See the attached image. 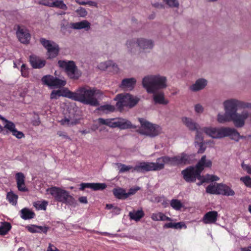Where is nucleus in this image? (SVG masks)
<instances>
[{
	"label": "nucleus",
	"mask_w": 251,
	"mask_h": 251,
	"mask_svg": "<svg viewBox=\"0 0 251 251\" xmlns=\"http://www.w3.org/2000/svg\"><path fill=\"white\" fill-rule=\"evenodd\" d=\"M142 84L148 93L153 94L155 104L166 105L169 103V100L165 98L164 92L158 91L167 87L166 76L159 74L148 75L143 78Z\"/></svg>",
	"instance_id": "nucleus-1"
},
{
	"label": "nucleus",
	"mask_w": 251,
	"mask_h": 251,
	"mask_svg": "<svg viewBox=\"0 0 251 251\" xmlns=\"http://www.w3.org/2000/svg\"><path fill=\"white\" fill-rule=\"evenodd\" d=\"M95 92V89L88 86L80 87L74 92L70 91V99L84 104L97 106L99 102L94 97Z\"/></svg>",
	"instance_id": "nucleus-2"
},
{
	"label": "nucleus",
	"mask_w": 251,
	"mask_h": 251,
	"mask_svg": "<svg viewBox=\"0 0 251 251\" xmlns=\"http://www.w3.org/2000/svg\"><path fill=\"white\" fill-rule=\"evenodd\" d=\"M47 192L50 194L55 201L75 207L77 203L75 198L70 195V192L64 189L56 186L48 188Z\"/></svg>",
	"instance_id": "nucleus-3"
},
{
	"label": "nucleus",
	"mask_w": 251,
	"mask_h": 251,
	"mask_svg": "<svg viewBox=\"0 0 251 251\" xmlns=\"http://www.w3.org/2000/svg\"><path fill=\"white\" fill-rule=\"evenodd\" d=\"M139 120L141 127L137 132L140 134L153 137L161 133V128L159 126L152 124L144 119H139Z\"/></svg>",
	"instance_id": "nucleus-4"
},
{
	"label": "nucleus",
	"mask_w": 251,
	"mask_h": 251,
	"mask_svg": "<svg viewBox=\"0 0 251 251\" xmlns=\"http://www.w3.org/2000/svg\"><path fill=\"white\" fill-rule=\"evenodd\" d=\"M190 155L185 152H182L177 155L173 157L164 156L160 157V161L163 164L164 167L165 164L171 166L184 165L190 163Z\"/></svg>",
	"instance_id": "nucleus-5"
},
{
	"label": "nucleus",
	"mask_w": 251,
	"mask_h": 251,
	"mask_svg": "<svg viewBox=\"0 0 251 251\" xmlns=\"http://www.w3.org/2000/svg\"><path fill=\"white\" fill-rule=\"evenodd\" d=\"M160 157L157 159L155 162H140L133 168L132 173H145L149 171H159L164 169L163 165L160 161Z\"/></svg>",
	"instance_id": "nucleus-6"
},
{
	"label": "nucleus",
	"mask_w": 251,
	"mask_h": 251,
	"mask_svg": "<svg viewBox=\"0 0 251 251\" xmlns=\"http://www.w3.org/2000/svg\"><path fill=\"white\" fill-rule=\"evenodd\" d=\"M115 100H117V107L122 109L124 107L131 108L139 102L140 99L128 93L120 94L117 95Z\"/></svg>",
	"instance_id": "nucleus-7"
},
{
	"label": "nucleus",
	"mask_w": 251,
	"mask_h": 251,
	"mask_svg": "<svg viewBox=\"0 0 251 251\" xmlns=\"http://www.w3.org/2000/svg\"><path fill=\"white\" fill-rule=\"evenodd\" d=\"M249 105L247 102L236 99H228L223 102L225 112L231 115L236 113L238 109H246Z\"/></svg>",
	"instance_id": "nucleus-8"
},
{
	"label": "nucleus",
	"mask_w": 251,
	"mask_h": 251,
	"mask_svg": "<svg viewBox=\"0 0 251 251\" xmlns=\"http://www.w3.org/2000/svg\"><path fill=\"white\" fill-rule=\"evenodd\" d=\"M58 64L60 68L65 69L68 76L72 79H77L81 75V72L77 69L73 61L59 60Z\"/></svg>",
	"instance_id": "nucleus-9"
},
{
	"label": "nucleus",
	"mask_w": 251,
	"mask_h": 251,
	"mask_svg": "<svg viewBox=\"0 0 251 251\" xmlns=\"http://www.w3.org/2000/svg\"><path fill=\"white\" fill-rule=\"evenodd\" d=\"M230 127H204L203 131L206 134L214 139H221L229 137Z\"/></svg>",
	"instance_id": "nucleus-10"
},
{
	"label": "nucleus",
	"mask_w": 251,
	"mask_h": 251,
	"mask_svg": "<svg viewBox=\"0 0 251 251\" xmlns=\"http://www.w3.org/2000/svg\"><path fill=\"white\" fill-rule=\"evenodd\" d=\"M40 41L47 50V55L49 58L55 57L58 54L59 48L55 42L41 38Z\"/></svg>",
	"instance_id": "nucleus-11"
},
{
	"label": "nucleus",
	"mask_w": 251,
	"mask_h": 251,
	"mask_svg": "<svg viewBox=\"0 0 251 251\" xmlns=\"http://www.w3.org/2000/svg\"><path fill=\"white\" fill-rule=\"evenodd\" d=\"M43 83L50 87L59 88L64 86L66 84V81L59 79L51 75H46L42 78Z\"/></svg>",
	"instance_id": "nucleus-12"
},
{
	"label": "nucleus",
	"mask_w": 251,
	"mask_h": 251,
	"mask_svg": "<svg viewBox=\"0 0 251 251\" xmlns=\"http://www.w3.org/2000/svg\"><path fill=\"white\" fill-rule=\"evenodd\" d=\"M249 113L244 110L241 113L237 112L232 115L231 121L237 127H242L245 125V121L249 118Z\"/></svg>",
	"instance_id": "nucleus-13"
},
{
	"label": "nucleus",
	"mask_w": 251,
	"mask_h": 251,
	"mask_svg": "<svg viewBox=\"0 0 251 251\" xmlns=\"http://www.w3.org/2000/svg\"><path fill=\"white\" fill-rule=\"evenodd\" d=\"M183 176L184 179L187 182H194L199 175H201L200 172L195 167H189L183 170L181 172Z\"/></svg>",
	"instance_id": "nucleus-14"
},
{
	"label": "nucleus",
	"mask_w": 251,
	"mask_h": 251,
	"mask_svg": "<svg viewBox=\"0 0 251 251\" xmlns=\"http://www.w3.org/2000/svg\"><path fill=\"white\" fill-rule=\"evenodd\" d=\"M16 35L19 40L23 44H28L30 40L29 31L24 26H17Z\"/></svg>",
	"instance_id": "nucleus-15"
},
{
	"label": "nucleus",
	"mask_w": 251,
	"mask_h": 251,
	"mask_svg": "<svg viewBox=\"0 0 251 251\" xmlns=\"http://www.w3.org/2000/svg\"><path fill=\"white\" fill-rule=\"evenodd\" d=\"M138 39L140 52L142 51H147L153 48L154 43L151 40L144 38H139Z\"/></svg>",
	"instance_id": "nucleus-16"
},
{
	"label": "nucleus",
	"mask_w": 251,
	"mask_h": 251,
	"mask_svg": "<svg viewBox=\"0 0 251 251\" xmlns=\"http://www.w3.org/2000/svg\"><path fill=\"white\" fill-rule=\"evenodd\" d=\"M126 46L129 53L134 54L140 53L138 38L128 40L126 42Z\"/></svg>",
	"instance_id": "nucleus-17"
},
{
	"label": "nucleus",
	"mask_w": 251,
	"mask_h": 251,
	"mask_svg": "<svg viewBox=\"0 0 251 251\" xmlns=\"http://www.w3.org/2000/svg\"><path fill=\"white\" fill-rule=\"evenodd\" d=\"M106 187L105 183H81L80 184L79 190L83 191L85 188H90L93 190H103Z\"/></svg>",
	"instance_id": "nucleus-18"
},
{
	"label": "nucleus",
	"mask_w": 251,
	"mask_h": 251,
	"mask_svg": "<svg viewBox=\"0 0 251 251\" xmlns=\"http://www.w3.org/2000/svg\"><path fill=\"white\" fill-rule=\"evenodd\" d=\"M42 4L46 6L56 7L64 10L67 9V5L62 0H44L42 2Z\"/></svg>",
	"instance_id": "nucleus-19"
},
{
	"label": "nucleus",
	"mask_w": 251,
	"mask_h": 251,
	"mask_svg": "<svg viewBox=\"0 0 251 251\" xmlns=\"http://www.w3.org/2000/svg\"><path fill=\"white\" fill-rule=\"evenodd\" d=\"M218 217V214L217 211H210L204 215L202 221L205 224H215L217 221Z\"/></svg>",
	"instance_id": "nucleus-20"
},
{
	"label": "nucleus",
	"mask_w": 251,
	"mask_h": 251,
	"mask_svg": "<svg viewBox=\"0 0 251 251\" xmlns=\"http://www.w3.org/2000/svg\"><path fill=\"white\" fill-rule=\"evenodd\" d=\"M17 188L21 192H27L28 189L25 184V176L22 173H17L15 175Z\"/></svg>",
	"instance_id": "nucleus-21"
},
{
	"label": "nucleus",
	"mask_w": 251,
	"mask_h": 251,
	"mask_svg": "<svg viewBox=\"0 0 251 251\" xmlns=\"http://www.w3.org/2000/svg\"><path fill=\"white\" fill-rule=\"evenodd\" d=\"M136 79L134 77L124 79L120 85V87L125 90H132L135 87Z\"/></svg>",
	"instance_id": "nucleus-22"
},
{
	"label": "nucleus",
	"mask_w": 251,
	"mask_h": 251,
	"mask_svg": "<svg viewBox=\"0 0 251 251\" xmlns=\"http://www.w3.org/2000/svg\"><path fill=\"white\" fill-rule=\"evenodd\" d=\"M70 91L67 88L62 90H53L50 95L51 100H57L60 97H64L70 99Z\"/></svg>",
	"instance_id": "nucleus-23"
},
{
	"label": "nucleus",
	"mask_w": 251,
	"mask_h": 251,
	"mask_svg": "<svg viewBox=\"0 0 251 251\" xmlns=\"http://www.w3.org/2000/svg\"><path fill=\"white\" fill-rule=\"evenodd\" d=\"M183 124L191 131H195L200 129L198 124L190 118L184 117L181 119Z\"/></svg>",
	"instance_id": "nucleus-24"
},
{
	"label": "nucleus",
	"mask_w": 251,
	"mask_h": 251,
	"mask_svg": "<svg viewBox=\"0 0 251 251\" xmlns=\"http://www.w3.org/2000/svg\"><path fill=\"white\" fill-rule=\"evenodd\" d=\"M29 62L32 67L36 69L42 68L46 64V61L45 60L42 59L35 55L30 56Z\"/></svg>",
	"instance_id": "nucleus-25"
},
{
	"label": "nucleus",
	"mask_w": 251,
	"mask_h": 251,
	"mask_svg": "<svg viewBox=\"0 0 251 251\" xmlns=\"http://www.w3.org/2000/svg\"><path fill=\"white\" fill-rule=\"evenodd\" d=\"M211 166L212 161L209 159H206V156L203 155L198 162L196 167L201 173L205 167L210 168Z\"/></svg>",
	"instance_id": "nucleus-26"
},
{
	"label": "nucleus",
	"mask_w": 251,
	"mask_h": 251,
	"mask_svg": "<svg viewBox=\"0 0 251 251\" xmlns=\"http://www.w3.org/2000/svg\"><path fill=\"white\" fill-rule=\"evenodd\" d=\"M91 24L87 20H83L76 23L70 24V27L74 29H85L86 30L90 28Z\"/></svg>",
	"instance_id": "nucleus-27"
},
{
	"label": "nucleus",
	"mask_w": 251,
	"mask_h": 251,
	"mask_svg": "<svg viewBox=\"0 0 251 251\" xmlns=\"http://www.w3.org/2000/svg\"><path fill=\"white\" fill-rule=\"evenodd\" d=\"M196 178L200 180L199 182L197 183L198 185H201L205 182L218 181L220 179L219 177L216 176L209 174H207L205 176H201V175H199Z\"/></svg>",
	"instance_id": "nucleus-28"
},
{
	"label": "nucleus",
	"mask_w": 251,
	"mask_h": 251,
	"mask_svg": "<svg viewBox=\"0 0 251 251\" xmlns=\"http://www.w3.org/2000/svg\"><path fill=\"white\" fill-rule=\"evenodd\" d=\"M117 126V127L120 129L135 128L136 127V126L132 125L129 121L123 118H118Z\"/></svg>",
	"instance_id": "nucleus-29"
},
{
	"label": "nucleus",
	"mask_w": 251,
	"mask_h": 251,
	"mask_svg": "<svg viewBox=\"0 0 251 251\" xmlns=\"http://www.w3.org/2000/svg\"><path fill=\"white\" fill-rule=\"evenodd\" d=\"M20 215L22 219L26 220L34 218L35 214L32 210L25 207L20 210Z\"/></svg>",
	"instance_id": "nucleus-30"
},
{
	"label": "nucleus",
	"mask_w": 251,
	"mask_h": 251,
	"mask_svg": "<svg viewBox=\"0 0 251 251\" xmlns=\"http://www.w3.org/2000/svg\"><path fill=\"white\" fill-rule=\"evenodd\" d=\"M207 83V80L204 78L199 79L191 86L190 89L193 91H200L206 86Z\"/></svg>",
	"instance_id": "nucleus-31"
},
{
	"label": "nucleus",
	"mask_w": 251,
	"mask_h": 251,
	"mask_svg": "<svg viewBox=\"0 0 251 251\" xmlns=\"http://www.w3.org/2000/svg\"><path fill=\"white\" fill-rule=\"evenodd\" d=\"M144 212L141 209L138 210H133L129 212L128 216L130 220L138 222L144 216Z\"/></svg>",
	"instance_id": "nucleus-32"
},
{
	"label": "nucleus",
	"mask_w": 251,
	"mask_h": 251,
	"mask_svg": "<svg viewBox=\"0 0 251 251\" xmlns=\"http://www.w3.org/2000/svg\"><path fill=\"white\" fill-rule=\"evenodd\" d=\"M98 122L100 124L106 125L112 128L117 127L118 118L116 119H107L99 118Z\"/></svg>",
	"instance_id": "nucleus-33"
},
{
	"label": "nucleus",
	"mask_w": 251,
	"mask_h": 251,
	"mask_svg": "<svg viewBox=\"0 0 251 251\" xmlns=\"http://www.w3.org/2000/svg\"><path fill=\"white\" fill-rule=\"evenodd\" d=\"M3 130L0 131L3 134H6L8 132L12 133L16 128L15 124L11 121L7 120L4 123V126H2Z\"/></svg>",
	"instance_id": "nucleus-34"
},
{
	"label": "nucleus",
	"mask_w": 251,
	"mask_h": 251,
	"mask_svg": "<svg viewBox=\"0 0 251 251\" xmlns=\"http://www.w3.org/2000/svg\"><path fill=\"white\" fill-rule=\"evenodd\" d=\"M113 193L118 199L125 200L127 198L126 191L123 188L120 187L115 188L113 190Z\"/></svg>",
	"instance_id": "nucleus-35"
},
{
	"label": "nucleus",
	"mask_w": 251,
	"mask_h": 251,
	"mask_svg": "<svg viewBox=\"0 0 251 251\" xmlns=\"http://www.w3.org/2000/svg\"><path fill=\"white\" fill-rule=\"evenodd\" d=\"M60 124L65 126H71L75 125L78 123L76 119L71 117H65L59 121Z\"/></svg>",
	"instance_id": "nucleus-36"
},
{
	"label": "nucleus",
	"mask_w": 251,
	"mask_h": 251,
	"mask_svg": "<svg viewBox=\"0 0 251 251\" xmlns=\"http://www.w3.org/2000/svg\"><path fill=\"white\" fill-rule=\"evenodd\" d=\"M110 67H112L114 70H116L118 68L117 65L111 60L101 62L98 65L99 69L101 70H105Z\"/></svg>",
	"instance_id": "nucleus-37"
},
{
	"label": "nucleus",
	"mask_w": 251,
	"mask_h": 251,
	"mask_svg": "<svg viewBox=\"0 0 251 251\" xmlns=\"http://www.w3.org/2000/svg\"><path fill=\"white\" fill-rule=\"evenodd\" d=\"M151 218L152 220L155 221H171V219L167 216H166L165 214H164L162 212H157L152 213L151 216Z\"/></svg>",
	"instance_id": "nucleus-38"
},
{
	"label": "nucleus",
	"mask_w": 251,
	"mask_h": 251,
	"mask_svg": "<svg viewBox=\"0 0 251 251\" xmlns=\"http://www.w3.org/2000/svg\"><path fill=\"white\" fill-rule=\"evenodd\" d=\"M229 137L231 140L238 142L240 139H246L247 136H241L237 130L233 128H231Z\"/></svg>",
	"instance_id": "nucleus-39"
},
{
	"label": "nucleus",
	"mask_w": 251,
	"mask_h": 251,
	"mask_svg": "<svg viewBox=\"0 0 251 251\" xmlns=\"http://www.w3.org/2000/svg\"><path fill=\"white\" fill-rule=\"evenodd\" d=\"M232 119V115L225 112V114H218L217 115V121L219 123H225L227 122L231 121Z\"/></svg>",
	"instance_id": "nucleus-40"
},
{
	"label": "nucleus",
	"mask_w": 251,
	"mask_h": 251,
	"mask_svg": "<svg viewBox=\"0 0 251 251\" xmlns=\"http://www.w3.org/2000/svg\"><path fill=\"white\" fill-rule=\"evenodd\" d=\"M18 198V195L14 193L12 191L9 192L7 193V200L10 203L13 205L17 204Z\"/></svg>",
	"instance_id": "nucleus-41"
},
{
	"label": "nucleus",
	"mask_w": 251,
	"mask_h": 251,
	"mask_svg": "<svg viewBox=\"0 0 251 251\" xmlns=\"http://www.w3.org/2000/svg\"><path fill=\"white\" fill-rule=\"evenodd\" d=\"M11 228V225L9 223H2L0 226V235H5L10 230Z\"/></svg>",
	"instance_id": "nucleus-42"
},
{
	"label": "nucleus",
	"mask_w": 251,
	"mask_h": 251,
	"mask_svg": "<svg viewBox=\"0 0 251 251\" xmlns=\"http://www.w3.org/2000/svg\"><path fill=\"white\" fill-rule=\"evenodd\" d=\"M48 202L46 201H37L33 203V206L38 210H45L47 208Z\"/></svg>",
	"instance_id": "nucleus-43"
},
{
	"label": "nucleus",
	"mask_w": 251,
	"mask_h": 251,
	"mask_svg": "<svg viewBox=\"0 0 251 251\" xmlns=\"http://www.w3.org/2000/svg\"><path fill=\"white\" fill-rule=\"evenodd\" d=\"M118 168L119 169V173H124L125 172H127L131 170H133L134 167H132L131 165H126L124 164L118 163L117 164Z\"/></svg>",
	"instance_id": "nucleus-44"
},
{
	"label": "nucleus",
	"mask_w": 251,
	"mask_h": 251,
	"mask_svg": "<svg viewBox=\"0 0 251 251\" xmlns=\"http://www.w3.org/2000/svg\"><path fill=\"white\" fill-rule=\"evenodd\" d=\"M171 206L176 210H180L183 206L180 201L177 199H173L170 201Z\"/></svg>",
	"instance_id": "nucleus-45"
},
{
	"label": "nucleus",
	"mask_w": 251,
	"mask_h": 251,
	"mask_svg": "<svg viewBox=\"0 0 251 251\" xmlns=\"http://www.w3.org/2000/svg\"><path fill=\"white\" fill-rule=\"evenodd\" d=\"M217 183L214 184H210L206 188V192L211 194H217Z\"/></svg>",
	"instance_id": "nucleus-46"
},
{
	"label": "nucleus",
	"mask_w": 251,
	"mask_h": 251,
	"mask_svg": "<svg viewBox=\"0 0 251 251\" xmlns=\"http://www.w3.org/2000/svg\"><path fill=\"white\" fill-rule=\"evenodd\" d=\"M234 195V191L230 187L225 184L223 189V195H225L226 196H233Z\"/></svg>",
	"instance_id": "nucleus-47"
},
{
	"label": "nucleus",
	"mask_w": 251,
	"mask_h": 251,
	"mask_svg": "<svg viewBox=\"0 0 251 251\" xmlns=\"http://www.w3.org/2000/svg\"><path fill=\"white\" fill-rule=\"evenodd\" d=\"M247 187L251 188V177L249 176L241 177L240 178Z\"/></svg>",
	"instance_id": "nucleus-48"
},
{
	"label": "nucleus",
	"mask_w": 251,
	"mask_h": 251,
	"mask_svg": "<svg viewBox=\"0 0 251 251\" xmlns=\"http://www.w3.org/2000/svg\"><path fill=\"white\" fill-rule=\"evenodd\" d=\"M163 1L171 7H178L179 2L177 0H162Z\"/></svg>",
	"instance_id": "nucleus-49"
},
{
	"label": "nucleus",
	"mask_w": 251,
	"mask_h": 251,
	"mask_svg": "<svg viewBox=\"0 0 251 251\" xmlns=\"http://www.w3.org/2000/svg\"><path fill=\"white\" fill-rule=\"evenodd\" d=\"M115 107L114 106L109 104L101 106L100 108V110L105 112H112L113 111Z\"/></svg>",
	"instance_id": "nucleus-50"
},
{
	"label": "nucleus",
	"mask_w": 251,
	"mask_h": 251,
	"mask_svg": "<svg viewBox=\"0 0 251 251\" xmlns=\"http://www.w3.org/2000/svg\"><path fill=\"white\" fill-rule=\"evenodd\" d=\"M241 166L242 169L244 171H245L249 175H251V165L246 164L245 163L244 161H243L242 162Z\"/></svg>",
	"instance_id": "nucleus-51"
},
{
	"label": "nucleus",
	"mask_w": 251,
	"mask_h": 251,
	"mask_svg": "<svg viewBox=\"0 0 251 251\" xmlns=\"http://www.w3.org/2000/svg\"><path fill=\"white\" fill-rule=\"evenodd\" d=\"M195 131L196 132L195 143L197 144L199 143H202L203 141V137L200 132V129H198L197 130H195Z\"/></svg>",
	"instance_id": "nucleus-52"
},
{
	"label": "nucleus",
	"mask_w": 251,
	"mask_h": 251,
	"mask_svg": "<svg viewBox=\"0 0 251 251\" xmlns=\"http://www.w3.org/2000/svg\"><path fill=\"white\" fill-rule=\"evenodd\" d=\"M75 12L81 17H85L87 15V12L86 9L83 7H80L77 9Z\"/></svg>",
	"instance_id": "nucleus-53"
},
{
	"label": "nucleus",
	"mask_w": 251,
	"mask_h": 251,
	"mask_svg": "<svg viewBox=\"0 0 251 251\" xmlns=\"http://www.w3.org/2000/svg\"><path fill=\"white\" fill-rule=\"evenodd\" d=\"M21 75L23 76L26 77L28 75V70L25 64H22L21 68Z\"/></svg>",
	"instance_id": "nucleus-54"
},
{
	"label": "nucleus",
	"mask_w": 251,
	"mask_h": 251,
	"mask_svg": "<svg viewBox=\"0 0 251 251\" xmlns=\"http://www.w3.org/2000/svg\"><path fill=\"white\" fill-rule=\"evenodd\" d=\"M141 188L138 186L131 188L128 192L126 193L127 197L134 195L138 190H140Z\"/></svg>",
	"instance_id": "nucleus-55"
},
{
	"label": "nucleus",
	"mask_w": 251,
	"mask_h": 251,
	"mask_svg": "<svg viewBox=\"0 0 251 251\" xmlns=\"http://www.w3.org/2000/svg\"><path fill=\"white\" fill-rule=\"evenodd\" d=\"M26 228L31 233H37V226L31 225L26 226Z\"/></svg>",
	"instance_id": "nucleus-56"
},
{
	"label": "nucleus",
	"mask_w": 251,
	"mask_h": 251,
	"mask_svg": "<svg viewBox=\"0 0 251 251\" xmlns=\"http://www.w3.org/2000/svg\"><path fill=\"white\" fill-rule=\"evenodd\" d=\"M12 134L18 139L24 137V134L22 131H18L16 128L12 132Z\"/></svg>",
	"instance_id": "nucleus-57"
},
{
	"label": "nucleus",
	"mask_w": 251,
	"mask_h": 251,
	"mask_svg": "<svg viewBox=\"0 0 251 251\" xmlns=\"http://www.w3.org/2000/svg\"><path fill=\"white\" fill-rule=\"evenodd\" d=\"M37 229L38 231H39L37 232V233H44L46 234L49 229V227L47 226H37Z\"/></svg>",
	"instance_id": "nucleus-58"
},
{
	"label": "nucleus",
	"mask_w": 251,
	"mask_h": 251,
	"mask_svg": "<svg viewBox=\"0 0 251 251\" xmlns=\"http://www.w3.org/2000/svg\"><path fill=\"white\" fill-rule=\"evenodd\" d=\"M195 111L196 113L200 114L203 112V108L201 104H197L195 106Z\"/></svg>",
	"instance_id": "nucleus-59"
},
{
	"label": "nucleus",
	"mask_w": 251,
	"mask_h": 251,
	"mask_svg": "<svg viewBox=\"0 0 251 251\" xmlns=\"http://www.w3.org/2000/svg\"><path fill=\"white\" fill-rule=\"evenodd\" d=\"M224 185L223 183H217V194L223 195Z\"/></svg>",
	"instance_id": "nucleus-60"
},
{
	"label": "nucleus",
	"mask_w": 251,
	"mask_h": 251,
	"mask_svg": "<svg viewBox=\"0 0 251 251\" xmlns=\"http://www.w3.org/2000/svg\"><path fill=\"white\" fill-rule=\"evenodd\" d=\"M198 146L199 147V149L198 151V152L199 153H203L205 150V147L204 146L203 144L202 143H197Z\"/></svg>",
	"instance_id": "nucleus-61"
},
{
	"label": "nucleus",
	"mask_w": 251,
	"mask_h": 251,
	"mask_svg": "<svg viewBox=\"0 0 251 251\" xmlns=\"http://www.w3.org/2000/svg\"><path fill=\"white\" fill-rule=\"evenodd\" d=\"M57 134L59 136L62 137V138H63L64 139L71 140L70 138L67 135H66L65 133H63V132H62L61 131H58L57 133Z\"/></svg>",
	"instance_id": "nucleus-62"
},
{
	"label": "nucleus",
	"mask_w": 251,
	"mask_h": 251,
	"mask_svg": "<svg viewBox=\"0 0 251 251\" xmlns=\"http://www.w3.org/2000/svg\"><path fill=\"white\" fill-rule=\"evenodd\" d=\"M79 201L81 203L87 204L88 201L86 197L82 196L78 198Z\"/></svg>",
	"instance_id": "nucleus-63"
},
{
	"label": "nucleus",
	"mask_w": 251,
	"mask_h": 251,
	"mask_svg": "<svg viewBox=\"0 0 251 251\" xmlns=\"http://www.w3.org/2000/svg\"><path fill=\"white\" fill-rule=\"evenodd\" d=\"M58 250V249H57L54 246L51 244H49V247L47 249V251H56Z\"/></svg>",
	"instance_id": "nucleus-64"
}]
</instances>
